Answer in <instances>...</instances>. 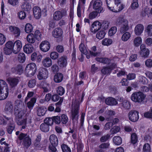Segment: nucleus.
Instances as JSON below:
<instances>
[{
    "label": "nucleus",
    "mask_w": 152,
    "mask_h": 152,
    "mask_svg": "<svg viewBox=\"0 0 152 152\" xmlns=\"http://www.w3.org/2000/svg\"><path fill=\"white\" fill-rule=\"evenodd\" d=\"M63 78V75L60 73H58L56 74L54 76V80L55 82L59 83L62 81Z\"/></svg>",
    "instance_id": "obj_38"
},
{
    "label": "nucleus",
    "mask_w": 152,
    "mask_h": 152,
    "mask_svg": "<svg viewBox=\"0 0 152 152\" xmlns=\"http://www.w3.org/2000/svg\"><path fill=\"white\" fill-rule=\"evenodd\" d=\"M96 61L104 64H109L111 61L112 63V67L110 68L104 67L101 70L102 73L104 75H108L110 73L112 70L114 69L116 67L115 64H113L112 62L113 61L112 60H110L107 58L97 57L96 58Z\"/></svg>",
    "instance_id": "obj_3"
},
{
    "label": "nucleus",
    "mask_w": 152,
    "mask_h": 152,
    "mask_svg": "<svg viewBox=\"0 0 152 152\" xmlns=\"http://www.w3.org/2000/svg\"><path fill=\"white\" fill-rule=\"evenodd\" d=\"M9 30L12 34L16 37H18L20 35V29L15 26H9Z\"/></svg>",
    "instance_id": "obj_24"
},
{
    "label": "nucleus",
    "mask_w": 152,
    "mask_h": 152,
    "mask_svg": "<svg viewBox=\"0 0 152 152\" xmlns=\"http://www.w3.org/2000/svg\"><path fill=\"white\" fill-rule=\"evenodd\" d=\"M34 16L37 19H39L42 15V11L41 9L37 6L34 7L33 9Z\"/></svg>",
    "instance_id": "obj_22"
},
{
    "label": "nucleus",
    "mask_w": 152,
    "mask_h": 152,
    "mask_svg": "<svg viewBox=\"0 0 152 152\" xmlns=\"http://www.w3.org/2000/svg\"><path fill=\"white\" fill-rule=\"evenodd\" d=\"M23 50L25 53L27 54H30L34 51V48L32 45L28 44L24 46Z\"/></svg>",
    "instance_id": "obj_28"
},
{
    "label": "nucleus",
    "mask_w": 152,
    "mask_h": 152,
    "mask_svg": "<svg viewBox=\"0 0 152 152\" xmlns=\"http://www.w3.org/2000/svg\"><path fill=\"white\" fill-rule=\"evenodd\" d=\"M33 27L30 23H26L25 26L24 30L27 33H30L33 31Z\"/></svg>",
    "instance_id": "obj_40"
},
{
    "label": "nucleus",
    "mask_w": 152,
    "mask_h": 152,
    "mask_svg": "<svg viewBox=\"0 0 152 152\" xmlns=\"http://www.w3.org/2000/svg\"><path fill=\"white\" fill-rule=\"evenodd\" d=\"M7 80L12 87L16 86L19 82V80L18 78L10 77Z\"/></svg>",
    "instance_id": "obj_36"
},
{
    "label": "nucleus",
    "mask_w": 152,
    "mask_h": 152,
    "mask_svg": "<svg viewBox=\"0 0 152 152\" xmlns=\"http://www.w3.org/2000/svg\"><path fill=\"white\" fill-rule=\"evenodd\" d=\"M131 37V33L128 32H125L122 35L121 39L123 42H126Z\"/></svg>",
    "instance_id": "obj_37"
},
{
    "label": "nucleus",
    "mask_w": 152,
    "mask_h": 152,
    "mask_svg": "<svg viewBox=\"0 0 152 152\" xmlns=\"http://www.w3.org/2000/svg\"><path fill=\"white\" fill-rule=\"evenodd\" d=\"M146 96L141 92L133 93L131 97V100L134 102L139 103H142L145 99Z\"/></svg>",
    "instance_id": "obj_6"
},
{
    "label": "nucleus",
    "mask_w": 152,
    "mask_h": 152,
    "mask_svg": "<svg viewBox=\"0 0 152 152\" xmlns=\"http://www.w3.org/2000/svg\"><path fill=\"white\" fill-rule=\"evenodd\" d=\"M26 39L28 42L29 43L33 44L36 41L35 36L33 33H30L26 37Z\"/></svg>",
    "instance_id": "obj_32"
},
{
    "label": "nucleus",
    "mask_w": 152,
    "mask_h": 152,
    "mask_svg": "<svg viewBox=\"0 0 152 152\" xmlns=\"http://www.w3.org/2000/svg\"><path fill=\"white\" fill-rule=\"evenodd\" d=\"M112 43V39L108 38H105L101 42V43L102 45L106 46H108L111 45Z\"/></svg>",
    "instance_id": "obj_39"
},
{
    "label": "nucleus",
    "mask_w": 152,
    "mask_h": 152,
    "mask_svg": "<svg viewBox=\"0 0 152 152\" xmlns=\"http://www.w3.org/2000/svg\"><path fill=\"white\" fill-rule=\"evenodd\" d=\"M22 8L25 11H29L31 9V5L27 3H25L22 5Z\"/></svg>",
    "instance_id": "obj_52"
},
{
    "label": "nucleus",
    "mask_w": 152,
    "mask_h": 152,
    "mask_svg": "<svg viewBox=\"0 0 152 152\" xmlns=\"http://www.w3.org/2000/svg\"><path fill=\"white\" fill-rule=\"evenodd\" d=\"M107 8L110 11L118 12L122 10L124 5L122 3L121 0H106Z\"/></svg>",
    "instance_id": "obj_2"
},
{
    "label": "nucleus",
    "mask_w": 152,
    "mask_h": 152,
    "mask_svg": "<svg viewBox=\"0 0 152 152\" xmlns=\"http://www.w3.org/2000/svg\"><path fill=\"white\" fill-rule=\"evenodd\" d=\"M133 45L135 47H139L142 43V39L140 36L135 38L133 41Z\"/></svg>",
    "instance_id": "obj_33"
},
{
    "label": "nucleus",
    "mask_w": 152,
    "mask_h": 152,
    "mask_svg": "<svg viewBox=\"0 0 152 152\" xmlns=\"http://www.w3.org/2000/svg\"><path fill=\"white\" fill-rule=\"evenodd\" d=\"M39 48L42 52H46L48 51L50 47V45L49 42L47 41H42L39 45Z\"/></svg>",
    "instance_id": "obj_15"
},
{
    "label": "nucleus",
    "mask_w": 152,
    "mask_h": 152,
    "mask_svg": "<svg viewBox=\"0 0 152 152\" xmlns=\"http://www.w3.org/2000/svg\"><path fill=\"white\" fill-rule=\"evenodd\" d=\"M99 13L96 11L95 10L90 12L89 15V18L90 19H93L97 16Z\"/></svg>",
    "instance_id": "obj_60"
},
{
    "label": "nucleus",
    "mask_w": 152,
    "mask_h": 152,
    "mask_svg": "<svg viewBox=\"0 0 152 152\" xmlns=\"http://www.w3.org/2000/svg\"><path fill=\"white\" fill-rule=\"evenodd\" d=\"M72 108L71 110L72 117L73 119H77L78 116L79 104L78 102L72 103Z\"/></svg>",
    "instance_id": "obj_12"
},
{
    "label": "nucleus",
    "mask_w": 152,
    "mask_h": 152,
    "mask_svg": "<svg viewBox=\"0 0 152 152\" xmlns=\"http://www.w3.org/2000/svg\"><path fill=\"white\" fill-rule=\"evenodd\" d=\"M4 2L2 1L1 3V12L2 15L1 19L0 18V23H7L8 21V19L5 18L4 16Z\"/></svg>",
    "instance_id": "obj_29"
},
{
    "label": "nucleus",
    "mask_w": 152,
    "mask_h": 152,
    "mask_svg": "<svg viewBox=\"0 0 152 152\" xmlns=\"http://www.w3.org/2000/svg\"><path fill=\"white\" fill-rule=\"evenodd\" d=\"M37 69L36 64L31 63L27 64L25 70V73L27 77H31L35 74Z\"/></svg>",
    "instance_id": "obj_5"
},
{
    "label": "nucleus",
    "mask_w": 152,
    "mask_h": 152,
    "mask_svg": "<svg viewBox=\"0 0 152 152\" xmlns=\"http://www.w3.org/2000/svg\"><path fill=\"white\" fill-rule=\"evenodd\" d=\"M37 99L35 98L31 99L30 101L27 103V106L29 109H32L36 103Z\"/></svg>",
    "instance_id": "obj_45"
},
{
    "label": "nucleus",
    "mask_w": 152,
    "mask_h": 152,
    "mask_svg": "<svg viewBox=\"0 0 152 152\" xmlns=\"http://www.w3.org/2000/svg\"><path fill=\"white\" fill-rule=\"evenodd\" d=\"M105 103L107 105H115L117 104L116 100L112 97L107 98L105 100Z\"/></svg>",
    "instance_id": "obj_35"
},
{
    "label": "nucleus",
    "mask_w": 152,
    "mask_h": 152,
    "mask_svg": "<svg viewBox=\"0 0 152 152\" xmlns=\"http://www.w3.org/2000/svg\"><path fill=\"white\" fill-rule=\"evenodd\" d=\"M142 150L143 152H151V148L149 144L145 143L144 144L143 146Z\"/></svg>",
    "instance_id": "obj_49"
},
{
    "label": "nucleus",
    "mask_w": 152,
    "mask_h": 152,
    "mask_svg": "<svg viewBox=\"0 0 152 152\" xmlns=\"http://www.w3.org/2000/svg\"><path fill=\"white\" fill-rule=\"evenodd\" d=\"M42 58V55L36 52L33 53L31 56V60L33 61H36L39 62L41 61Z\"/></svg>",
    "instance_id": "obj_21"
},
{
    "label": "nucleus",
    "mask_w": 152,
    "mask_h": 152,
    "mask_svg": "<svg viewBox=\"0 0 152 152\" xmlns=\"http://www.w3.org/2000/svg\"><path fill=\"white\" fill-rule=\"evenodd\" d=\"M90 4L92 5L93 9L99 13L103 12L102 3L101 0H92Z\"/></svg>",
    "instance_id": "obj_7"
},
{
    "label": "nucleus",
    "mask_w": 152,
    "mask_h": 152,
    "mask_svg": "<svg viewBox=\"0 0 152 152\" xmlns=\"http://www.w3.org/2000/svg\"><path fill=\"white\" fill-rule=\"evenodd\" d=\"M128 23V21L127 20L125 19L123 20L120 29V32H124L129 30V27Z\"/></svg>",
    "instance_id": "obj_23"
},
{
    "label": "nucleus",
    "mask_w": 152,
    "mask_h": 152,
    "mask_svg": "<svg viewBox=\"0 0 152 152\" xmlns=\"http://www.w3.org/2000/svg\"><path fill=\"white\" fill-rule=\"evenodd\" d=\"M47 108L45 107H38L37 110V114L39 116L44 115L46 111Z\"/></svg>",
    "instance_id": "obj_30"
},
{
    "label": "nucleus",
    "mask_w": 152,
    "mask_h": 152,
    "mask_svg": "<svg viewBox=\"0 0 152 152\" xmlns=\"http://www.w3.org/2000/svg\"><path fill=\"white\" fill-rule=\"evenodd\" d=\"M149 50L146 48L145 45L142 44L140 45V54L142 56L147 57L149 55Z\"/></svg>",
    "instance_id": "obj_18"
},
{
    "label": "nucleus",
    "mask_w": 152,
    "mask_h": 152,
    "mask_svg": "<svg viewBox=\"0 0 152 152\" xmlns=\"http://www.w3.org/2000/svg\"><path fill=\"white\" fill-rule=\"evenodd\" d=\"M79 48L80 52L83 53L86 55L87 58L89 59L90 58V55L88 53L86 47L83 43H81L79 45Z\"/></svg>",
    "instance_id": "obj_27"
},
{
    "label": "nucleus",
    "mask_w": 152,
    "mask_h": 152,
    "mask_svg": "<svg viewBox=\"0 0 152 152\" xmlns=\"http://www.w3.org/2000/svg\"><path fill=\"white\" fill-rule=\"evenodd\" d=\"M8 87L4 80H0V100L6 99L8 95Z\"/></svg>",
    "instance_id": "obj_4"
},
{
    "label": "nucleus",
    "mask_w": 152,
    "mask_h": 152,
    "mask_svg": "<svg viewBox=\"0 0 152 152\" xmlns=\"http://www.w3.org/2000/svg\"><path fill=\"white\" fill-rule=\"evenodd\" d=\"M101 23V27L104 30H107L109 26L110 23L107 21H103Z\"/></svg>",
    "instance_id": "obj_57"
},
{
    "label": "nucleus",
    "mask_w": 152,
    "mask_h": 152,
    "mask_svg": "<svg viewBox=\"0 0 152 152\" xmlns=\"http://www.w3.org/2000/svg\"><path fill=\"white\" fill-rule=\"evenodd\" d=\"M57 93L59 95L62 96L65 92L64 88L61 86L58 87L57 89Z\"/></svg>",
    "instance_id": "obj_61"
},
{
    "label": "nucleus",
    "mask_w": 152,
    "mask_h": 152,
    "mask_svg": "<svg viewBox=\"0 0 152 152\" xmlns=\"http://www.w3.org/2000/svg\"><path fill=\"white\" fill-rule=\"evenodd\" d=\"M121 104L123 107L126 109H129L131 106L129 102L126 100H123Z\"/></svg>",
    "instance_id": "obj_46"
},
{
    "label": "nucleus",
    "mask_w": 152,
    "mask_h": 152,
    "mask_svg": "<svg viewBox=\"0 0 152 152\" xmlns=\"http://www.w3.org/2000/svg\"><path fill=\"white\" fill-rule=\"evenodd\" d=\"M48 77V72L45 68H40L39 69L37 78L39 80H44Z\"/></svg>",
    "instance_id": "obj_14"
},
{
    "label": "nucleus",
    "mask_w": 152,
    "mask_h": 152,
    "mask_svg": "<svg viewBox=\"0 0 152 152\" xmlns=\"http://www.w3.org/2000/svg\"><path fill=\"white\" fill-rule=\"evenodd\" d=\"M14 109V113L18 118L17 123L18 125H22V129L25 128L27 122H26V118H24L26 111L23 110L19 109L23 105V102L20 100H18L15 101Z\"/></svg>",
    "instance_id": "obj_1"
},
{
    "label": "nucleus",
    "mask_w": 152,
    "mask_h": 152,
    "mask_svg": "<svg viewBox=\"0 0 152 152\" xmlns=\"http://www.w3.org/2000/svg\"><path fill=\"white\" fill-rule=\"evenodd\" d=\"M18 60L20 62L23 63L25 61V56L23 53H20L18 57Z\"/></svg>",
    "instance_id": "obj_56"
},
{
    "label": "nucleus",
    "mask_w": 152,
    "mask_h": 152,
    "mask_svg": "<svg viewBox=\"0 0 152 152\" xmlns=\"http://www.w3.org/2000/svg\"><path fill=\"white\" fill-rule=\"evenodd\" d=\"M68 118L67 116L64 114H63L61 115V120L62 124H65L68 122Z\"/></svg>",
    "instance_id": "obj_62"
},
{
    "label": "nucleus",
    "mask_w": 152,
    "mask_h": 152,
    "mask_svg": "<svg viewBox=\"0 0 152 152\" xmlns=\"http://www.w3.org/2000/svg\"><path fill=\"white\" fill-rule=\"evenodd\" d=\"M8 3L13 6H16L18 5L19 0H8Z\"/></svg>",
    "instance_id": "obj_59"
},
{
    "label": "nucleus",
    "mask_w": 152,
    "mask_h": 152,
    "mask_svg": "<svg viewBox=\"0 0 152 152\" xmlns=\"http://www.w3.org/2000/svg\"><path fill=\"white\" fill-rule=\"evenodd\" d=\"M12 71L16 74L20 75L23 72V69L21 65H19L16 68H12Z\"/></svg>",
    "instance_id": "obj_34"
},
{
    "label": "nucleus",
    "mask_w": 152,
    "mask_h": 152,
    "mask_svg": "<svg viewBox=\"0 0 152 152\" xmlns=\"http://www.w3.org/2000/svg\"><path fill=\"white\" fill-rule=\"evenodd\" d=\"M42 64L43 66L48 68L50 67L52 65V61L51 58L47 57L43 59Z\"/></svg>",
    "instance_id": "obj_26"
},
{
    "label": "nucleus",
    "mask_w": 152,
    "mask_h": 152,
    "mask_svg": "<svg viewBox=\"0 0 152 152\" xmlns=\"http://www.w3.org/2000/svg\"><path fill=\"white\" fill-rule=\"evenodd\" d=\"M14 44V53H18L21 50L22 47V43L20 40L16 41Z\"/></svg>",
    "instance_id": "obj_25"
},
{
    "label": "nucleus",
    "mask_w": 152,
    "mask_h": 152,
    "mask_svg": "<svg viewBox=\"0 0 152 152\" xmlns=\"http://www.w3.org/2000/svg\"><path fill=\"white\" fill-rule=\"evenodd\" d=\"M18 138L20 140H23V144L25 146L28 147L31 145V139L26 134L21 133L19 135Z\"/></svg>",
    "instance_id": "obj_10"
},
{
    "label": "nucleus",
    "mask_w": 152,
    "mask_h": 152,
    "mask_svg": "<svg viewBox=\"0 0 152 152\" xmlns=\"http://www.w3.org/2000/svg\"><path fill=\"white\" fill-rule=\"evenodd\" d=\"M63 17L62 14L59 11L56 12L53 14V18L56 20H58Z\"/></svg>",
    "instance_id": "obj_42"
},
{
    "label": "nucleus",
    "mask_w": 152,
    "mask_h": 152,
    "mask_svg": "<svg viewBox=\"0 0 152 152\" xmlns=\"http://www.w3.org/2000/svg\"><path fill=\"white\" fill-rule=\"evenodd\" d=\"M138 141V137L137 135L135 133H133L131 136V142L133 144H135Z\"/></svg>",
    "instance_id": "obj_48"
},
{
    "label": "nucleus",
    "mask_w": 152,
    "mask_h": 152,
    "mask_svg": "<svg viewBox=\"0 0 152 152\" xmlns=\"http://www.w3.org/2000/svg\"><path fill=\"white\" fill-rule=\"evenodd\" d=\"M101 28V23L99 21L96 20L94 21L92 24L90 30L92 33H95Z\"/></svg>",
    "instance_id": "obj_16"
},
{
    "label": "nucleus",
    "mask_w": 152,
    "mask_h": 152,
    "mask_svg": "<svg viewBox=\"0 0 152 152\" xmlns=\"http://www.w3.org/2000/svg\"><path fill=\"white\" fill-rule=\"evenodd\" d=\"M117 31V28L116 27H112L109 30L108 34L109 36L111 37L114 35Z\"/></svg>",
    "instance_id": "obj_51"
},
{
    "label": "nucleus",
    "mask_w": 152,
    "mask_h": 152,
    "mask_svg": "<svg viewBox=\"0 0 152 152\" xmlns=\"http://www.w3.org/2000/svg\"><path fill=\"white\" fill-rule=\"evenodd\" d=\"M63 34V31L61 28L58 27L54 29L52 32L53 36L55 38H61Z\"/></svg>",
    "instance_id": "obj_17"
},
{
    "label": "nucleus",
    "mask_w": 152,
    "mask_h": 152,
    "mask_svg": "<svg viewBox=\"0 0 152 152\" xmlns=\"http://www.w3.org/2000/svg\"><path fill=\"white\" fill-rule=\"evenodd\" d=\"M145 33L148 37H152V24H148L145 27Z\"/></svg>",
    "instance_id": "obj_31"
},
{
    "label": "nucleus",
    "mask_w": 152,
    "mask_h": 152,
    "mask_svg": "<svg viewBox=\"0 0 152 152\" xmlns=\"http://www.w3.org/2000/svg\"><path fill=\"white\" fill-rule=\"evenodd\" d=\"M113 143L116 145H121L122 142L121 138L119 136H116L113 138Z\"/></svg>",
    "instance_id": "obj_43"
},
{
    "label": "nucleus",
    "mask_w": 152,
    "mask_h": 152,
    "mask_svg": "<svg viewBox=\"0 0 152 152\" xmlns=\"http://www.w3.org/2000/svg\"><path fill=\"white\" fill-rule=\"evenodd\" d=\"M96 47L95 46H94L91 48V50L90 51V53L91 55L92 56H99L100 53H99L96 52Z\"/></svg>",
    "instance_id": "obj_44"
},
{
    "label": "nucleus",
    "mask_w": 152,
    "mask_h": 152,
    "mask_svg": "<svg viewBox=\"0 0 152 152\" xmlns=\"http://www.w3.org/2000/svg\"><path fill=\"white\" fill-rule=\"evenodd\" d=\"M4 110L5 113L8 115L9 117L6 116L5 118L7 120H11L12 116V114L13 111V107L12 104L10 102L7 103L5 106Z\"/></svg>",
    "instance_id": "obj_9"
},
{
    "label": "nucleus",
    "mask_w": 152,
    "mask_h": 152,
    "mask_svg": "<svg viewBox=\"0 0 152 152\" xmlns=\"http://www.w3.org/2000/svg\"><path fill=\"white\" fill-rule=\"evenodd\" d=\"M144 26L141 24H138L136 25L134 28L135 34L138 36H140L143 33L144 30Z\"/></svg>",
    "instance_id": "obj_19"
},
{
    "label": "nucleus",
    "mask_w": 152,
    "mask_h": 152,
    "mask_svg": "<svg viewBox=\"0 0 152 152\" xmlns=\"http://www.w3.org/2000/svg\"><path fill=\"white\" fill-rule=\"evenodd\" d=\"M34 35L36 39H37V40H40L42 38V36L41 33L39 30H37L35 31Z\"/></svg>",
    "instance_id": "obj_54"
},
{
    "label": "nucleus",
    "mask_w": 152,
    "mask_h": 152,
    "mask_svg": "<svg viewBox=\"0 0 152 152\" xmlns=\"http://www.w3.org/2000/svg\"><path fill=\"white\" fill-rule=\"evenodd\" d=\"M5 54L10 55L12 53H14V42L12 41H8L5 44V47L4 49Z\"/></svg>",
    "instance_id": "obj_8"
},
{
    "label": "nucleus",
    "mask_w": 152,
    "mask_h": 152,
    "mask_svg": "<svg viewBox=\"0 0 152 152\" xmlns=\"http://www.w3.org/2000/svg\"><path fill=\"white\" fill-rule=\"evenodd\" d=\"M139 4L138 0H132L131 7L133 10H135L138 8Z\"/></svg>",
    "instance_id": "obj_55"
},
{
    "label": "nucleus",
    "mask_w": 152,
    "mask_h": 152,
    "mask_svg": "<svg viewBox=\"0 0 152 152\" xmlns=\"http://www.w3.org/2000/svg\"><path fill=\"white\" fill-rule=\"evenodd\" d=\"M44 123L48 126L52 125L53 123V117L52 118H47L44 120Z\"/></svg>",
    "instance_id": "obj_58"
},
{
    "label": "nucleus",
    "mask_w": 152,
    "mask_h": 152,
    "mask_svg": "<svg viewBox=\"0 0 152 152\" xmlns=\"http://www.w3.org/2000/svg\"><path fill=\"white\" fill-rule=\"evenodd\" d=\"M61 148L63 152H71L70 148L65 144H62Z\"/></svg>",
    "instance_id": "obj_63"
},
{
    "label": "nucleus",
    "mask_w": 152,
    "mask_h": 152,
    "mask_svg": "<svg viewBox=\"0 0 152 152\" xmlns=\"http://www.w3.org/2000/svg\"><path fill=\"white\" fill-rule=\"evenodd\" d=\"M17 15L20 20H23L26 18V14L24 12L21 11L18 13Z\"/></svg>",
    "instance_id": "obj_53"
},
{
    "label": "nucleus",
    "mask_w": 152,
    "mask_h": 152,
    "mask_svg": "<svg viewBox=\"0 0 152 152\" xmlns=\"http://www.w3.org/2000/svg\"><path fill=\"white\" fill-rule=\"evenodd\" d=\"M57 63L60 67L61 68L66 67L68 63L67 57L64 56H61L58 59Z\"/></svg>",
    "instance_id": "obj_13"
},
{
    "label": "nucleus",
    "mask_w": 152,
    "mask_h": 152,
    "mask_svg": "<svg viewBox=\"0 0 152 152\" xmlns=\"http://www.w3.org/2000/svg\"><path fill=\"white\" fill-rule=\"evenodd\" d=\"M144 42L148 46H151L152 45V38L149 37L146 38Z\"/></svg>",
    "instance_id": "obj_64"
},
{
    "label": "nucleus",
    "mask_w": 152,
    "mask_h": 152,
    "mask_svg": "<svg viewBox=\"0 0 152 152\" xmlns=\"http://www.w3.org/2000/svg\"><path fill=\"white\" fill-rule=\"evenodd\" d=\"M10 120L11 124H10L8 126L7 130L9 133L11 134L14 129L15 125L12 119Z\"/></svg>",
    "instance_id": "obj_50"
},
{
    "label": "nucleus",
    "mask_w": 152,
    "mask_h": 152,
    "mask_svg": "<svg viewBox=\"0 0 152 152\" xmlns=\"http://www.w3.org/2000/svg\"><path fill=\"white\" fill-rule=\"evenodd\" d=\"M106 34L105 32L103 30H100L96 33V37L99 39H101L104 38Z\"/></svg>",
    "instance_id": "obj_41"
},
{
    "label": "nucleus",
    "mask_w": 152,
    "mask_h": 152,
    "mask_svg": "<svg viewBox=\"0 0 152 152\" xmlns=\"http://www.w3.org/2000/svg\"><path fill=\"white\" fill-rule=\"evenodd\" d=\"M40 128L42 131L44 132H47L49 130V126L45 123H43L40 125Z\"/></svg>",
    "instance_id": "obj_47"
},
{
    "label": "nucleus",
    "mask_w": 152,
    "mask_h": 152,
    "mask_svg": "<svg viewBox=\"0 0 152 152\" xmlns=\"http://www.w3.org/2000/svg\"><path fill=\"white\" fill-rule=\"evenodd\" d=\"M49 141L51 145L49 146L56 147L58 143V139L57 137L54 134L50 135L49 137Z\"/></svg>",
    "instance_id": "obj_20"
},
{
    "label": "nucleus",
    "mask_w": 152,
    "mask_h": 152,
    "mask_svg": "<svg viewBox=\"0 0 152 152\" xmlns=\"http://www.w3.org/2000/svg\"><path fill=\"white\" fill-rule=\"evenodd\" d=\"M128 117L129 119L131 121L136 122L139 118V112L136 110H132L128 113Z\"/></svg>",
    "instance_id": "obj_11"
}]
</instances>
